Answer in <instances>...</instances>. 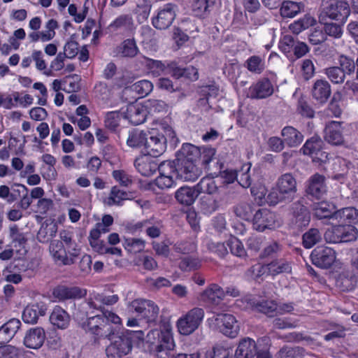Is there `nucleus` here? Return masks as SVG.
<instances>
[{
  "label": "nucleus",
  "instance_id": "052dcab7",
  "mask_svg": "<svg viewBox=\"0 0 358 358\" xmlns=\"http://www.w3.org/2000/svg\"><path fill=\"white\" fill-rule=\"evenodd\" d=\"M149 307V301L143 299H136L129 304V310L131 313L146 315V313L150 311V309H148Z\"/></svg>",
  "mask_w": 358,
  "mask_h": 358
},
{
  "label": "nucleus",
  "instance_id": "a211bd4d",
  "mask_svg": "<svg viewBox=\"0 0 358 358\" xmlns=\"http://www.w3.org/2000/svg\"><path fill=\"white\" fill-rule=\"evenodd\" d=\"M292 214V223L298 229H302L308 225L310 221V213L301 201L292 203L291 207Z\"/></svg>",
  "mask_w": 358,
  "mask_h": 358
},
{
  "label": "nucleus",
  "instance_id": "4468645a",
  "mask_svg": "<svg viewBox=\"0 0 358 358\" xmlns=\"http://www.w3.org/2000/svg\"><path fill=\"white\" fill-rule=\"evenodd\" d=\"M244 300L251 308L269 317H273L279 312L277 303L273 300H265L254 295H246Z\"/></svg>",
  "mask_w": 358,
  "mask_h": 358
},
{
  "label": "nucleus",
  "instance_id": "0e129e2a",
  "mask_svg": "<svg viewBox=\"0 0 358 358\" xmlns=\"http://www.w3.org/2000/svg\"><path fill=\"white\" fill-rule=\"evenodd\" d=\"M201 154L199 159L201 162V164L204 168H207L210 162L213 159L216 150L211 147H201L200 148Z\"/></svg>",
  "mask_w": 358,
  "mask_h": 358
},
{
  "label": "nucleus",
  "instance_id": "5701e85b",
  "mask_svg": "<svg viewBox=\"0 0 358 358\" xmlns=\"http://www.w3.org/2000/svg\"><path fill=\"white\" fill-rule=\"evenodd\" d=\"M45 340V333L41 327H34L29 329L24 338V344L31 349L40 348Z\"/></svg>",
  "mask_w": 358,
  "mask_h": 358
},
{
  "label": "nucleus",
  "instance_id": "79ce46f5",
  "mask_svg": "<svg viewBox=\"0 0 358 358\" xmlns=\"http://www.w3.org/2000/svg\"><path fill=\"white\" fill-rule=\"evenodd\" d=\"M214 4L213 0H195L192 4V12L196 16L203 17L210 13Z\"/></svg>",
  "mask_w": 358,
  "mask_h": 358
},
{
  "label": "nucleus",
  "instance_id": "2f4dec72",
  "mask_svg": "<svg viewBox=\"0 0 358 358\" xmlns=\"http://www.w3.org/2000/svg\"><path fill=\"white\" fill-rule=\"evenodd\" d=\"M218 180L212 177H203L196 184L195 188L198 194L205 193L208 195H213L220 192V187L218 186Z\"/></svg>",
  "mask_w": 358,
  "mask_h": 358
},
{
  "label": "nucleus",
  "instance_id": "8fccbe9b",
  "mask_svg": "<svg viewBox=\"0 0 358 358\" xmlns=\"http://www.w3.org/2000/svg\"><path fill=\"white\" fill-rule=\"evenodd\" d=\"M201 208L205 213L215 212L220 207V202L212 196H203L200 200Z\"/></svg>",
  "mask_w": 358,
  "mask_h": 358
},
{
  "label": "nucleus",
  "instance_id": "ea45409f",
  "mask_svg": "<svg viewBox=\"0 0 358 358\" xmlns=\"http://www.w3.org/2000/svg\"><path fill=\"white\" fill-rule=\"evenodd\" d=\"M303 4L292 1H284L280 8L282 17H294L303 10Z\"/></svg>",
  "mask_w": 358,
  "mask_h": 358
},
{
  "label": "nucleus",
  "instance_id": "e2e57ef3",
  "mask_svg": "<svg viewBox=\"0 0 358 358\" xmlns=\"http://www.w3.org/2000/svg\"><path fill=\"white\" fill-rule=\"evenodd\" d=\"M324 31L326 36H329L334 38H340L343 35L342 27L336 23H327L324 21Z\"/></svg>",
  "mask_w": 358,
  "mask_h": 358
},
{
  "label": "nucleus",
  "instance_id": "c03bdc74",
  "mask_svg": "<svg viewBox=\"0 0 358 358\" xmlns=\"http://www.w3.org/2000/svg\"><path fill=\"white\" fill-rule=\"evenodd\" d=\"M255 205L252 203L241 202L234 208L236 216L245 220H250L255 211Z\"/></svg>",
  "mask_w": 358,
  "mask_h": 358
},
{
  "label": "nucleus",
  "instance_id": "6e6d98bb",
  "mask_svg": "<svg viewBox=\"0 0 358 358\" xmlns=\"http://www.w3.org/2000/svg\"><path fill=\"white\" fill-rule=\"evenodd\" d=\"M127 194L120 190L117 187H113L109 196L106 199V203L108 206L120 205L121 201L127 199Z\"/></svg>",
  "mask_w": 358,
  "mask_h": 358
},
{
  "label": "nucleus",
  "instance_id": "a18cd8bd",
  "mask_svg": "<svg viewBox=\"0 0 358 358\" xmlns=\"http://www.w3.org/2000/svg\"><path fill=\"white\" fill-rule=\"evenodd\" d=\"M245 66L250 72L260 74L265 69V62L259 56L253 55L246 60Z\"/></svg>",
  "mask_w": 358,
  "mask_h": 358
},
{
  "label": "nucleus",
  "instance_id": "7ed1b4c3",
  "mask_svg": "<svg viewBox=\"0 0 358 358\" xmlns=\"http://www.w3.org/2000/svg\"><path fill=\"white\" fill-rule=\"evenodd\" d=\"M160 318V334H158V358H172L171 352L174 349L175 343L173 338L170 310L168 308H164Z\"/></svg>",
  "mask_w": 358,
  "mask_h": 358
},
{
  "label": "nucleus",
  "instance_id": "412c9836",
  "mask_svg": "<svg viewBox=\"0 0 358 358\" xmlns=\"http://www.w3.org/2000/svg\"><path fill=\"white\" fill-rule=\"evenodd\" d=\"M177 142L178 139L172 128L168 124H162L160 129H158V153L166 151L168 143L171 147H174Z\"/></svg>",
  "mask_w": 358,
  "mask_h": 358
},
{
  "label": "nucleus",
  "instance_id": "c756f323",
  "mask_svg": "<svg viewBox=\"0 0 358 358\" xmlns=\"http://www.w3.org/2000/svg\"><path fill=\"white\" fill-rule=\"evenodd\" d=\"M49 251L55 262L63 265H66L69 262L67 259L66 249L62 241L58 240L52 241L49 246Z\"/></svg>",
  "mask_w": 358,
  "mask_h": 358
},
{
  "label": "nucleus",
  "instance_id": "49530a36",
  "mask_svg": "<svg viewBox=\"0 0 358 358\" xmlns=\"http://www.w3.org/2000/svg\"><path fill=\"white\" fill-rule=\"evenodd\" d=\"M266 268L268 272L273 275L282 273H290L292 271L291 264L283 259L272 262L266 265Z\"/></svg>",
  "mask_w": 358,
  "mask_h": 358
},
{
  "label": "nucleus",
  "instance_id": "69168bd1",
  "mask_svg": "<svg viewBox=\"0 0 358 358\" xmlns=\"http://www.w3.org/2000/svg\"><path fill=\"white\" fill-rule=\"evenodd\" d=\"M340 69L343 70L345 75H351L355 72L356 63L354 60L347 56L341 55L338 59Z\"/></svg>",
  "mask_w": 358,
  "mask_h": 358
},
{
  "label": "nucleus",
  "instance_id": "c9c22d12",
  "mask_svg": "<svg viewBox=\"0 0 358 358\" xmlns=\"http://www.w3.org/2000/svg\"><path fill=\"white\" fill-rule=\"evenodd\" d=\"M322 145V140L318 137L313 136L303 145L302 148L303 152L304 155H311L313 158H315L318 155H320L321 157H327V153L321 150Z\"/></svg>",
  "mask_w": 358,
  "mask_h": 358
},
{
  "label": "nucleus",
  "instance_id": "13d9d810",
  "mask_svg": "<svg viewBox=\"0 0 358 358\" xmlns=\"http://www.w3.org/2000/svg\"><path fill=\"white\" fill-rule=\"evenodd\" d=\"M131 88L134 92L143 97L148 95L152 90L153 85L150 81L142 80L133 84Z\"/></svg>",
  "mask_w": 358,
  "mask_h": 358
},
{
  "label": "nucleus",
  "instance_id": "0eeeda50",
  "mask_svg": "<svg viewBox=\"0 0 358 358\" xmlns=\"http://www.w3.org/2000/svg\"><path fill=\"white\" fill-rule=\"evenodd\" d=\"M127 144L131 148L144 146L148 151H153L157 145V127L155 122L146 131L133 129L129 131Z\"/></svg>",
  "mask_w": 358,
  "mask_h": 358
},
{
  "label": "nucleus",
  "instance_id": "37998d69",
  "mask_svg": "<svg viewBox=\"0 0 358 358\" xmlns=\"http://www.w3.org/2000/svg\"><path fill=\"white\" fill-rule=\"evenodd\" d=\"M201 259L195 255H187L181 257L179 268L182 271H192L201 267Z\"/></svg>",
  "mask_w": 358,
  "mask_h": 358
},
{
  "label": "nucleus",
  "instance_id": "864d4df0",
  "mask_svg": "<svg viewBox=\"0 0 358 358\" xmlns=\"http://www.w3.org/2000/svg\"><path fill=\"white\" fill-rule=\"evenodd\" d=\"M126 250L131 253H137L142 251L145 248V242L140 238H126L123 243Z\"/></svg>",
  "mask_w": 358,
  "mask_h": 358
},
{
  "label": "nucleus",
  "instance_id": "9d476101",
  "mask_svg": "<svg viewBox=\"0 0 358 358\" xmlns=\"http://www.w3.org/2000/svg\"><path fill=\"white\" fill-rule=\"evenodd\" d=\"M236 358H272L267 350L258 348L257 343L250 338L240 341L235 352Z\"/></svg>",
  "mask_w": 358,
  "mask_h": 358
},
{
  "label": "nucleus",
  "instance_id": "393cba45",
  "mask_svg": "<svg viewBox=\"0 0 358 358\" xmlns=\"http://www.w3.org/2000/svg\"><path fill=\"white\" fill-rule=\"evenodd\" d=\"M52 294L53 296L59 300H66L80 299L85 296L87 292L85 289H82L78 287L60 285L54 289Z\"/></svg>",
  "mask_w": 358,
  "mask_h": 358
},
{
  "label": "nucleus",
  "instance_id": "680f3d73",
  "mask_svg": "<svg viewBox=\"0 0 358 358\" xmlns=\"http://www.w3.org/2000/svg\"><path fill=\"white\" fill-rule=\"evenodd\" d=\"M151 4L150 0H142L138 3L136 13L138 15V20L140 22H143L148 19Z\"/></svg>",
  "mask_w": 358,
  "mask_h": 358
},
{
  "label": "nucleus",
  "instance_id": "ddd939ff",
  "mask_svg": "<svg viewBox=\"0 0 358 358\" xmlns=\"http://www.w3.org/2000/svg\"><path fill=\"white\" fill-rule=\"evenodd\" d=\"M136 159L134 166L137 171L143 176H153L157 171V156L155 148L153 151L148 150Z\"/></svg>",
  "mask_w": 358,
  "mask_h": 358
},
{
  "label": "nucleus",
  "instance_id": "f257e3e1",
  "mask_svg": "<svg viewBox=\"0 0 358 358\" xmlns=\"http://www.w3.org/2000/svg\"><path fill=\"white\" fill-rule=\"evenodd\" d=\"M111 324L116 325L117 327L122 326L121 318L110 310L102 311L101 314L88 317L79 322L80 327L86 332L99 338L110 337L114 334Z\"/></svg>",
  "mask_w": 358,
  "mask_h": 358
},
{
  "label": "nucleus",
  "instance_id": "72a5a7b5",
  "mask_svg": "<svg viewBox=\"0 0 358 358\" xmlns=\"http://www.w3.org/2000/svg\"><path fill=\"white\" fill-rule=\"evenodd\" d=\"M199 196L197 189L195 188L183 186L176 192V199L181 204L190 206Z\"/></svg>",
  "mask_w": 358,
  "mask_h": 358
},
{
  "label": "nucleus",
  "instance_id": "4d7b16f0",
  "mask_svg": "<svg viewBox=\"0 0 358 358\" xmlns=\"http://www.w3.org/2000/svg\"><path fill=\"white\" fill-rule=\"evenodd\" d=\"M227 245L229 248L231 254L239 257L246 255L245 248L240 240L232 237L227 242Z\"/></svg>",
  "mask_w": 358,
  "mask_h": 358
},
{
  "label": "nucleus",
  "instance_id": "f704fd0d",
  "mask_svg": "<svg viewBox=\"0 0 358 358\" xmlns=\"http://www.w3.org/2000/svg\"><path fill=\"white\" fill-rule=\"evenodd\" d=\"M333 217L338 222L358 223V209L354 207L343 208L334 213Z\"/></svg>",
  "mask_w": 358,
  "mask_h": 358
},
{
  "label": "nucleus",
  "instance_id": "a19ab883",
  "mask_svg": "<svg viewBox=\"0 0 358 358\" xmlns=\"http://www.w3.org/2000/svg\"><path fill=\"white\" fill-rule=\"evenodd\" d=\"M336 233L339 236V243L355 241L357 236V230L351 224L337 225Z\"/></svg>",
  "mask_w": 358,
  "mask_h": 358
},
{
  "label": "nucleus",
  "instance_id": "20e7f679",
  "mask_svg": "<svg viewBox=\"0 0 358 358\" xmlns=\"http://www.w3.org/2000/svg\"><path fill=\"white\" fill-rule=\"evenodd\" d=\"M157 110L156 100L135 101L122 108L123 117L131 124L138 125L143 123L148 115Z\"/></svg>",
  "mask_w": 358,
  "mask_h": 358
},
{
  "label": "nucleus",
  "instance_id": "aec40b11",
  "mask_svg": "<svg viewBox=\"0 0 358 358\" xmlns=\"http://www.w3.org/2000/svg\"><path fill=\"white\" fill-rule=\"evenodd\" d=\"M273 85L268 78H263L254 83L249 89V96L252 99H262L271 96Z\"/></svg>",
  "mask_w": 358,
  "mask_h": 358
},
{
  "label": "nucleus",
  "instance_id": "58836bf2",
  "mask_svg": "<svg viewBox=\"0 0 358 358\" xmlns=\"http://www.w3.org/2000/svg\"><path fill=\"white\" fill-rule=\"evenodd\" d=\"M83 308L86 310V314L88 315L93 313L94 310H99L102 313V311H106L102 305L101 294L96 292L90 293L87 300L83 303Z\"/></svg>",
  "mask_w": 358,
  "mask_h": 358
},
{
  "label": "nucleus",
  "instance_id": "774afa93",
  "mask_svg": "<svg viewBox=\"0 0 358 358\" xmlns=\"http://www.w3.org/2000/svg\"><path fill=\"white\" fill-rule=\"evenodd\" d=\"M20 350L13 345H3L0 347V358H19Z\"/></svg>",
  "mask_w": 358,
  "mask_h": 358
},
{
  "label": "nucleus",
  "instance_id": "9b49d317",
  "mask_svg": "<svg viewBox=\"0 0 358 358\" xmlns=\"http://www.w3.org/2000/svg\"><path fill=\"white\" fill-rule=\"evenodd\" d=\"M214 320L217 329L224 336L233 338L238 335L240 327L233 315L217 314Z\"/></svg>",
  "mask_w": 358,
  "mask_h": 358
},
{
  "label": "nucleus",
  "instance_id": "de8ad7c7",
  "mask_svg": "<svg viewBox=\"0 0 358 358\" xmlns=\"http://www.w3.org/2000/svg\"><path fill=\"white\" fill-rule=\"evenodd\" d=\"M322 240V233L319 229L311 228L303 235V245L306 248H311Z\"/></svg>",
  "mask_w": 358,
  "mask_h": 358
},
{
  "label": "nucleus",
  "instance_id": "e433bc0d",
  "mask_svg": "<svg viewBox=\"0 0 358 358\" xmlns=\"http://www.w3.org/2000/svg\"><path fill=\"white\" fill-rule=\"evenodd\" d=\"M335 208L336 207L333 203L327 201H321L315 203L313 210L314 215L320 220L324 218L335 220L333 217L336 212Z\"/></svg>",
  "mask_w": 358,
  "mask_h": 358
},
{
  "label": "nucleus",
  "instance_id": "3c124183",
  "mask_svg": "<svg viewBox=\"0 0 358 358\" xmlns=\"http://www.w3.org/2000/svg\"><path fill=\"white\" fill-rule=\"evenodd\" d=\"M138 49L136 43L133 39L124 41L120 46L119 52L123 57H134L137 55Z\"/></svg>",
  "mask_w": 358,
  "mask_h": 358
},
{
  "label": "nucleus",
  "instance_id": "603ef678",
  "mask_svg": "<svg viewBox=\"0 0 358 358\" xmlns=\"http://www.w3.org/2000/svg\"><path fill=\"white\" fill-rule=\"evenodd\" d=\"M251 168L250 164H245L242 166L241 169L237 171L238 178L236 180L244 188H248L251 185L252 180L249 173Z\"/></svg>",
  "mask_w": 358,
  "mask_h": 358
},
{
  "label": "nucleus",
  "instance_id": "423d86ee",
  "mask_svg": "<svg viewBox=\"0 0 358 358\" xmlns=\"http://www.w3.org/2000/svg\"><path fill=\"white\" fill-rule=\"evenodd\" d=\"M350 13V8L345 1L322 0L318 15L319 22H324L327 18H329L344 22Z\"/></svg>",
  "mask_w": 358,
  "mask_h": 358
},
{
  "label": "nucleus",
  "instance_id": "2eb2a0df",
  "mask_svg": "<svg viewBox=\"0 0 358 358\" xmlns=\"http://www.w3.org/2000/svg\"><path fill=\"white\" fill-rule=\"evenodd\" d=\"M176 177L183 181H195L201 174L196 164L187 159H176Z\"/></svg>",
  "mask_w": 358,
  "mask_h": 358
},
{
  "label": "nucleus",
  "instance_id": "f03ea898",
  "mask_svg": "<svg viewBox=\"0 0 358 358\" xmlns=\"http://www.w3.org/2000/svg\"><path fill=\"white\" fill-rule=\"evenodd\" d=\"M296 180L291 173L280 176L276 182L275 189L267 195L266 201L275 206L281 201H292L296 192Z\"/></svg>",
  "mask_w": 358,
  "mask_h": 358
},
{
  "label": "nucleus",
  "instance_id": "09e8293b",
  "mask_svg": "<svg viewBox=\"0 0 358 358\" xmlns=\"http://www.w3.org/2000/svg\"><path fill=\"white\" fill-rule=\"evenodd\" d=\"M324 74L334 84L343 83L345 79L344 72L338 66H331L325 69Z\"/></svg>",
  "mask_w": 358,
  "mask_h": 358
},
{
  "label": "nucleus",
  "instance_id": "39448f33",
  "mask_svg": "<svg viewBox=\"0 0 358 358\" xmlns=\"http://www.w3.org/2000/svg\"><path fill=\"white\" fill-rule=\"evenodd\" d=\"M143 336L141 331H126L122 336H115L114 334L108 337L110 344L106 348L108 358H122L128 355L132 349L131 338L134 336L141 338Z\"/></svg>",
  "mask_w": 358,
  "mask_h": 358
},
{
  "label": "nucleus",
  "instance_id": "f3484780",
  "mask_svg": "<svg viewBox=\"0 0 358 358\" xmlns=\"http://www.w3.org/2000/svg\"><path fill=\"white\" fill-rule=\"evenodd\" d=\"M327 192L326 178L323 175L315 173L306 181V192L316 199L322 198Z\"/></svg>",
  "mask_w": 358,
  "mask_h": 358
},
{
  "label": "nucleus",
  "instance_id": "6ab92c4d",
  "mask_svg": "<svg viewBox=\"0 0 358 358\" xmlns=\"http://www.w3.org/2000/svg\"><path fill=\"white\" fill-rule=\"evenodd\" d=\"M324 140L329 143L339 145L344 142L343 122L331 121L328 122L324 130Z\"/></svg>",
  "mask_w": 358,
  "mask_h": 358
},
{
  "label": "nucleus",
  "instance_id": "c85d7f7f",
  "mask_svg": "<svg viewBox=\"0 0 358 358\" xmlns=\"http://www.w3.org/2000/svg\"><path fill=\"white\" fill-rule=\"evenodd\" d=\"M21 322L18 319H11L0 327V344L8 343L20 329Z\"/></svg>",
  "mask_w": 358,
  "mask_h": 358
},
{
  "label": "nucleus",
  "instance_id": "f8f14e48",
  "mask_svg": "<svg viewBox=\"0 0 358 358\" xmlns=\"http://www.w3.org/2000/svg\"><path fill=\"white\" fill-rule=\"evenodd\" d=\"M164 71L166 74H170L176 78L185 77L191 81H195L199 78V72L197 69L192 66L181 69L177 66L176 62L162 63L158 61V71Z\"/></svg>",
  "mask_w": 358,
  "mask_h": 358
},
{
  "label": "nucleus",
  "instance_id": "4c0bfd02",
  "mask_svg": "<svg viewBox=\"0 0 358 358\" xmlns=\"http://www.w3.org/2000/svg\"><path fill=\"white\" fill-rule=\"evenodd\" d=\"M200 154V148L190 143H184L178 152L177 159H187L196 164Z\"/></svg>",
  "mask_w": 358,
  "mask_h": 358
},
{
  "label": "nucleus",
  "instance_id": "bf43d9fd",
  "mask_svg": "<svg viewBox=\"0 0 358 358\" xmlns=\"http://www.w3.org/2000/svg\"><path fill=\"white\" fill-rule=\"evenodd\" d=\"M159 176H176V164L171 161H164L158 166Z\"/></svg>",
  "mask_w": 358,
  "mask_h": 358
},
{
  "label": "nucleus",
  "instance_id": "6e6552de",
  "mask_svg": "<svg viewBox=\"0 0 358 358\" xmlns=\"http://www.w3.org/2000/svg\"><path fill=\"white\" fill-rule=\"evenodd\" d=\"M205 315L204 310L194 307L178 318L176 327L180 334L189 336L199 329Z\"/></svg>",
  "mask_w": 358,
  "mask_h": 358
},
{
  "label": "nucleus",
  "instance_id": "dca6fc26",
  "mask_svg": "<svg viewBox=\"0 0 358 358\" xmlns=\"http://www.w3.org/2000/svg\"><path fill=\"white\" fill-rule=\"evenodd\" d=\"M314 265L322 268L330 267L336 259L335 251L329 247H317L311 253Z\"/></svg>",
  "mask_w": 358,
  "mask_h": 358
},
{
  "label": "nucleus",
  "instance_id": "5fc2aeb1",
  "mask_svg": "<svg viewBox=\"0 0 358 358\" xmlns=\"http://www.w3.org/2000/svg\"><path fill=\"white\" fill-rule=\"evenodd\" d=\"M173 249L177 253L188 255L196 251V245L192 240L181 241L173 245Z\"/></svg>",
  "mask_w": 358,
  "mask_h": 358
},
{
  "label": "nucleus",
  "instance_id": "a878e982",
  "mask_svg": "<svg viewBox=\"0 0 358 358\" xmlns=\"http://www.w3.org/2000/svg\"><path fill=\"white\" fill-rule=\"evenodd\" d=\"M224 296V290L217 284H211L201 293L199 299L211 304H217Z\"/></svg>",
  "mask_w": 358,
  "mask_h": 358
},
{
  "label": "nucleus",
  "instance_id": "b1692460",
  "mask_svg": "<svg viewBox=\"0 0 358 358\" xmlns=\"http://www.w3.org/2000/svg\"><path fill=\"white\" fill-rule=\"evenodd\" d=\"M47 307L43 303L27 305L22 313V320L27 324H35L40 316L45 315Z\"/></svg>",
  "mask_w": 358,
  "mask_h": 358
},
{
  "label": "nucleus",
  "instance_id": "4be33fe9",
  "mask_svg": "<svg viewBox=\"0 0 358 358\" xmlns=\"http://www.w3.org/2000/svg\"><path fill=\"white\" fill-rule=\"evenodd\" d=\"M331 94V85L324 79H318L315 81L311 90L313 98L319 103H324L329 99Z\"/></svg>",
  "mask_w": 358,
  "mask_h": 358
},
{
  "label": "nucleus",
  "instance_id": "bb28decb",
  "mask_svg": "<svg viewBox=\"0 0 358 358\" xmlns=\"http://www.w3.org/2000/svg\"><path fill=\"white\" fill-rule=\"evenodd\" d=\"M49 320L55 327L59 329H66L69 325L70 316L63 308L57 306L53 308Z\"/></svg>",
  "mask_w": 358,
  "mask_h": 358
},
{
  "label": "nucleus",
  "instance_id": "338daca9",
  "mask_svg": "<svg viewBox=\"0 0 358 358\" xmlns=\"http://www.w3.org/2000/svg\"><path fill=\"white\" fill-rule=\"evenodd\" d=\"M122 117H123L122 109L120 111L108 112L105 117L106 127L111 129H115L119 125Z\"/></svg>",
  "mask_w": 358,
  "mask_h": 358
},
{
  "label": "nucleus",
  "instance_id": "1a4fd4ad",
  "mask_svg": "<svg viewBox=\"0 0 358 358\" xmlns=\"http://www.w3.org/2000/svg\"><path fill=\"white\" fill-rule=\"evenodd\" d=\"M252 222L253 229L261 232L266 229H275L281 225V222L275 213L267 208L256 210Z\"/></svg>",
  "mask_w": 358,
  "mask_h": 358
},
{
  "label": "nucleus",
  "instance_id": "473e14b6",
  "mask_svg": "<svg viewBox=\"0 0 358 358\" xmlns=\"http://www.w3.org/2000/svg\"><path fill=\"white\" fill-rule=\"evenodd\" d=\"M176 17L175 6L166 4L163 9L158 12V29L168 28Z\"/></svg>",
  "mask_w": 358,
  "mask_h": 358
},
{
  "label": "nucleus",
  "instance_id": "cd10ccee",
  "mask_svg": "<svg viewBox=\"0 0 358 358\" xmlns=\"http://www.w3.org/2000/svg\"><path fill=\"white\" fill-rule=\"evenodd\" d=\"M134 28V20L131 15L123 14L116 17L108 26L110 31H123L131 32Z\"/></svg>",
  "mask_w": 358,
  "mask_h": 358
},
{
  "label": "nucleus",
  "instance_id": "7c9ffc66",
  "mask_svg": "<svg viewBox=\"0 0 358 358\" xmlns=\"http://www.w3.org/2000/svg\"><path fill=\"white\" fill-rule=\"evenodd\" d=\"M281 135L289 147H297L303 141V135L291 126L285 127L281 131Z\"/></svg>",
  "mask_w": 358,
  "mask_h": 358
}]
</instances>
